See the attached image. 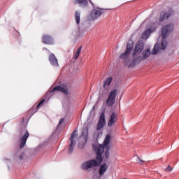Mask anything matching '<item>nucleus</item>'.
Here are the masks:
<instances>
[{
  "label": "nucleus",
  "instance_id": "nucleus-7",
  "mask_svg": "<svg viewBox=\"0 0 179 179\" xmlns=\"http://www.w3.org/2000/svg\"><path fill=\"white\" fill-rule=\"evenodd\" d=\"M117 93H118V90L117 89L113 90L109 94V96L106 99V104L108 107H112L115 104V99L117 97Z\"/></svg>",
  "mask_w": 179,
  "mask_h": 179
},
{
  "label": "nucleus",
  "instance_id": "nucleus-30",
  "mask_svg": "<svg viewBox=\"0 0 179 179\" xmlns=\"http://www.w3.org/2000/svg\"><path fill=\"white\" fill-rule=\"evenodd\" d=\"M93 108V110H94V106H93V108Z\"/></svg>",
  "mask_w": 179,
  "mask_h": 179
},
{
  "label": "nucleus",
  "instance_id": "nucleus-1",
  "mask_svg": "<svg viewBox=\"0 0 179 179\" xmlns=\"http://www.w3.org/2000/svg\"><path fill=\"white\" fill-rule=\"evenodd\" d=\"M110 142H111V136L107 134L103 144L93 145V150L96 155V159H90L84 162L81 166V169L83 170H89V169H92V167L100 166L101 162H103V153H104V150L106 158L108 159L110 157Z\"/></svg>",
  "mask_w": 179,
  "mask_h": 179
},
{
  "label": "nucleus",
  "instance_id": "nucleus-22",
  "mask_svg": "<svg viewBox=\"0 0 179 179\" xmlns=\"http://www.w3.org/2000/svg\"><path fill=\"white\" fill-rule=\"evenodd\" d=\"M75 20H76V24L79 25L80 23V12L76 11Z\"/></svg>",
  "mask_w": 179,
  "mask_h": 179
},
{
  "label": "nucleus",
  "instance_id": "nucleus-17",
  "mask_svg": "<svg viewBox=\"0 0 179 179\" xmlns=\"http://www.w3.org/2000/svg\"><path fill=\"white\" fill-rule=\"evenodd\" d=\"M43 44H54V39L48 35H44L42 37Z\"/></svg>",
  "mask_w": 179,
  "mask_h": 179
},
{
  "label": "nucleus",
  "instance_id": "nucleus-8",
  "mask_svg": "<svg viewBox=\"0 0 179 179\" xmlns=\"http://www.w3.org/2000/svg\"><path fill=\"white\" fill-rule=\"evenodd\" d=\"M174 13L173 9H170L169 11H162L159 14V22H164L167 20L169 17H171V15Z\"/></svg>",
  "mask_w": 179,
  "mask_h": 179
},
{
  "label": "nucleus",
  "instance_id": "nucleus-21",
  "mask_svg": "<svg viewBox=\"0 0 179 179\" xmlns=\"http://www.w3.org/2000/svg\"><path fill=\"white\" fill-rule=\"evenodd\" d=\"M150 55V49H146L143 52V60L145 61Z\"/></svg>",
  "mask_w": 179,
  "mask_h": 179
},
{
  "label": "nucleus",
  "instance_id": "nucleus-14",
  "mask_svg": "<svg viewBox=\"0 0 179 179\" xmlns=\"http://www.w3.org/2000/svg\"><path fill=\"white\" fill-rule=\"evenodd\" d=\"M90 3L92 5V6H94V4L93 3V1L92 0H88ZM75 3H78L81 8H85V6H87V0H75Z\"/></svg>",
  "mask_w": 179,
  "mask_h": 179
},
{
  "label": "nucleus",
  "instance_id": "nucleus-5",
  "mask_svg": "<svg viewBox=\"0 0 179 179\" xmlns=\"http://www.w3.org/2000/svg\"><path fill=\"white\" fill-rule=\"evenodd\" d=\"M132 50H134V42L131 41L130 43H128L127 45L126 51L120 55V59H124V65H128V64H129V55H131Z\"/></svg>",
  "mask_w": 179,
  "mask_h": 179
},
{
  "label": "nucleus",
  "instance_id": "nucleus-29",
  "mask_svg": "<svg viewBox=\"0 0 179 179\" xmlns=\"http://www.w3.org/2000/svg\"><path fill=\"white\" fill-rule=\"evenodd\" d=\"M138 160H140V162H141V163H145V161L141 160V159H139V157H138Z\"/></svg>",
  "mask_w": 179,
  "mask_h": 179
},
{
  "label": "nucleus",
  "instance_id": "nucleus-3",
  "mask_svg": "<svg viewBox=\"0 0 179 179\" xmlns=\"http://www.w3.org/2000/svg\"><path fill=\"white\" fill-rule=\"evenodd\" d=\"M143 48H145V43L142 41H138L132 53L133 59L131 62L129 64L128 68H134L136 66V65L142 62L143 58L141 56L138 55H139V54H141L142 51H143Z\"/></svg>",
  "mask_w": 179,
  "mask_h": 179
},
{
  "label": "nucleus",
  "instance_id": "nucleus-19",
  "mask_svg": "<svg viewBox=\"0 0 179 179\" xmlns=\"http://www.w3.org/2000/svg\"><path fill=\"white\" fill-rule=\"evenodd\" d=\"M111 82H113V77H108L106 78L103 83V87H108V86L111 85Z\"/></svg>",
  "mask_w": 179,
  "mask_h": 179
},
{
  "label": "nucleus",
  "instance_id": "nucleus-9",
  "mask_svg": "<svg viewBox=\"0 0 179 179\" xmlns=\"http://www.w3.org/2000/svg\"><path fill=\"white\" fill-rule=\"evenodd\" d=\"M106 127V115L102 112L96 126V131H101Z\"/></svg>",
  "mask_w": 179,
  "mask_h": 179
},
{
  "label": "nucleus",
  "instance_id": "nucleus-18",
  "mask_svg": "<svg viewBox=\"0 0 179 179\" xmlns=\"http://www.w3.org/2000/svg\"><path fill=\"white\" fill-rule=\"evenodd\" d=\"M107 169H108V166L106 163H103L102 165H101L99 169V175L103 176L106 171H107Z\"/></svg>",
  "mask_w": 179,
  "mask_h": 179
},
{
  "label": "nucleus",
  "instance_id": "nucleus-11",
  "mask_svg": "<svg viewBox=\"0 0 179 179\" xmlns=\"http://www.w3.org/2000/svg\"><path fill=\"white\" fill-rule=\"evenodd\" d=\"M156 25L155 24H152L151 26H150L149 29L145 30L143 34L141 36V38L143 40H146L149 38V36H150V33H153V31H156Z\"/></svg>",
  "mask_w": 179,
  "mask_h": 179
},
{
  "label": "nucleus",
  "instance_id": "nucleus-26",
  "mask_svg": "<svg viewBox=\"0 0 179 179\" xmlns=\"http://www.w3.org/2000/svg\"><path fill=\"white\" fill-rule=\"evenodd\" d=\"M65 121V119L64 117H62L59 122V125H61Z\"/></svg>",
  "mask_w": 179,
  "mask_h": 179
},
{
  "label": "nucleus",
  "instance_id": "nucleus-12",
  "mask_svg": "<svg viewBox=\"0 0 179 179\" xmlns=\"http://www.w3.org/2000/svg\"><path fill=\"white\" fill-rule=\"evenodd\" d=\"M62 92V93H64V94L68 95V87L67 86H64V87H62L59 85H57L56 87H55L51 91L50 93H54V92Z\"/></svg>",
  "mask_w": 179,
  "mask_h": 179
},
{
  "label": "nucleus",
  "instance_id": "nucleus-23",
  "mask_svg": "<svg viewBox=\"0 0 179 179\" xmlns=\"http://www.w3.org/2000/svg\"><path fill=\"white\" fill-rule=\"evenodd\" d=\"M89 135V128H85L83 129L81 136H85V139H87V136Z\"/></svg>",
  "mask_w": 179,
  "mask_h": 179
},
{
  "label": "nucleus",
  "instance_id": "nucleus-16",
  "mask_svg": "<svg viewBox=\"0 0 179 179\" xmlns=\"http://www.w3.org/2000/svg\"><path fill=\"white\" fill-rule=\"evenodd\" d=\"M115 122H117V114L113 112L108 122V126L113 127Z\"/></svg>",
  "mask_w": 179,
  "mask_h": 179
},
{
  "label": "nucleus",
  "instance_id": "nucleus-13",
  "mask_svg": "<svg viewBox=\"0 0 179 179\" xmlns=\"http://www.w3.org/2000/svg\"><path fill=\"white\" fill-rule=\"evenodd\" d=\"M29 135L30 134H29V131L26 130L24 135H23L20 138V149H23V148H24V145H26V142H27V138H29Z\"/></svg>",
  "mask_w": 179,
  "mask_h": 179
},
{
  "label": "nucleus",
  "instance_id": "nucleus-15",
  "mask_svg": "<svg viewBox=\"0 0 179 179\" xmlns=\"http://www.w3.org/2000/svg\"><path fill=\"white\" fill-rule=\"evenodd\" d=\"M49 62L52 66H59V64H58V59H57V57H55V55L52 53L49 56Z\"/></svg>",
  "mask_w": 179,
  "mask_h": 179
},
{
  "label": "nucleus",
  "instance_id": "nucleus-2",
  "mask_svg": "<svg viewBox=\"0 0 179 179\" xmlns=\"http://www.w3.org/2000/svg\"><path fill=\"white\" fill-rule=\"evenodd\" d=\"M143 48H145V43L142 41H138L132 53L133 59L131 62L129 64L128 68H134L136 66V65L142 62L143 58L141 56L138 55H139V54H141L142 51H143Z\"/></svg>",
  "mask_w": 179,
  "mask_h": 179
},
{
  "label": "nucleus",
  "instance_id": "nucleus-10",
  "mask_svg": "<svg viewBox=\"0 0 179 179\" xmlns=\"http://www.w3.org/2000/svg\"><path fill=\"white\" fill-rule=\"evenodd\" d=\"M104 9L101 8H95L93 9V10L90 13V16L92 19V20H96V19L100 17L101 15H103Z\"/></svg>",
  "mask_w": 179,
  "mask_h": 179
},
{
  "label": "nucleus",
  "instance_id": "nucleus-25",
  "mask_svg": "<svg viewBox=\"0 0 179 179\" xmlns=\"http://www.w3.org/2000/svg\"><path fill=\"white\" fill-rule=\"evenodd\" d=\"M44 101H45V99L41 100V101L38 103V104L36 106V108H38V107H40V106H41V104H43V103H44Z\"/></svg>",
  "mask_w": 179,
  "mask_h": 179
},
{
  "label": "nucleus",
  "instance_id": "nucleus-28",
  "mask_svg": "<svg viewBox=\"0 0 179 179\" xmlns=\"http://www.w3.org/2000/svg\"><path fill=\"white\" fill-rule=\"evenodd\" d=\"M19 159H20V160H23V155H20L19 156Z\"/></svg>",
  "mask_w": 179,
  "mask_h": 179
},
{
  "label": "nucleus",
  "instance_id": "nucleus-24",
  "mask_svg": "<svg viewBox=\"0 0 179 179\" xmlns=\"http://www.w3.org/2000/svg\"><path fill=\"white\" fill-rule=\"evenodd\" d=\"M80 51H82V46L79 47L77 49V51L76 52V55H75V59H78V58H79V55H80Z\"/></svg>",
  "mask_w": 179,
  "mask_h": 179
},
{
  "label": "nucleus",
  "instance_id": "nucleus-20",
  "mask_svg": "<svg viewBox=\"0 0 179 179\" xmlns=\"http://www.w3.org/2000/svg\"><path fill=\"white\" fill-rule=\"evenodd\" d=\"M159 51H160V45H159V43H157L152 49L151 54L152 55H156V54H157Z\"/></svg>",
  "mask_w": 179,
  "mask_h": 179
},
{
  "label": "nucleus",
  "instance_id": "nucleus-27",
  "mask_svg": "<svg viewBox=\"0 0 179 179\" xmlns=\"http://www.w3.org/2000/svg\"><path fill=\"white\" fill-rule=\"evenodd\" d=\"M173 169H171V166L169 165L167 168L166 169V171H171Z\"/></svg>",
  "mask_w": 179,
  "mask_h": 179
},
{
  "label": "nucleus",
  "instance_id": "nucleus-4",
  "mask_svg": "<svg viewBox=\"0 0 179 179\" xmlns=\"http://www.w3.org/2000/svg\"><path fill=\"white\" fill-rule=\"evenodd\" d=\"M174 30V24H169L165 25L162 27V41L161 42V50H166L167 47V41H166V38L169 37V35L171 31Z\"/></svg>",
  "mask_w": 179,
  "mask_h": 179
},
{
  "label": "nucleus",
  "instance_id": "nucleus-6",
  "mask_svg": "<svg viewBox=\"0 0 179 179\" xmlns=\"http://www.w3.org/2000/svg\"><path fill=\"white\" fill-rule=\"evenodd\" d=\"M78 136V129H76L71 135L70 137V145L69 148V155H72L73 152V149H75V146L76 145V138Z\"/></svg>",
  "mask_w": 179,
  "mask_h": 179
}]
</instances>
